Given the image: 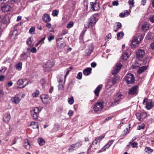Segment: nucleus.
<instances>
[{
    "label": "nucleus",
    "mask_w": 154,
    "mask_h": 154,
    "mask_svg": "<svg viewBox=\"0 0 154 154\" xmlns=\"http://www.w3.org/2000/svg\"><path fill=\"white\" fill-rule=\"evenodd\" d=\"M67 33V32L65 30H63L61 34V35L63 36Z\"/></svg>",
    "instance_id": "obj_63"
},
{
    "label": "nucleus",
    "mask_w": 154,
    "mask_h": 154,
    "mask_svg": "<svg viewBox=\"0 0 154 154\" xmlns=\"http://www.w3.org/2000/svg\"><path fill=\"white\" fill-rule=\"evenodd\" d=\"M103 107V102L101 101L97 102L94 105L93 109L95 112H97L100 111Z\"/></svg>",
    "instance_id": "obj_5"
},
{
    "label": "nucleus",
    "mask_w": 154,
    "mask_h": 154,
    "mask_svg": "<svg viewBox=\"0 0 154 154\" xmlns=\"http://www.w3.org/2000/svg\"><path fill=\"white\" fill-rule=\"evenodd\" d=\"M73 22L72 21L70 22L66 26V27L68 28H69L72 27L73 26Z\"/></svg>",
    "instance_id": "obj_44"
},
{
    "label": "nucleus",
    "mask_w": 154,
    "mask_h": 154,
    "mask_svg": "<svg viewBox=\"0 0 154 154\" xmlns=\"http://www.w3.org/2000/svg\"><path fill=\"white\" fill-rule=\"evenodd\" d=\"M73 113V111L72 110H70L68 112V115L70 117L72 116Z\"/></svg>",
    "instance_id": "obj_58"
},
{
    "label": "nucleus",
    "mask_w": 154,
    "mask_h": 154,
    "mask_svg": "<svg viewBox=\"0 0 154 154\" xmlns=\"http://www.w3.org/2000/svg\"><path fill=\"white\" fill-rule=\"evenodd\" d=\"M149 25L147 23H144L142 26L141 29L144 32H145L149 29Z\"/></svg>",
    "instance_id": "obj_27"
},
{
    "label": "nucleus",
    "mask_w": 154,
    "mask_h": 154,
    "mask_svg": "<svg viewBox=\"0 0 154 154\" xmlns=\"http://www.w3.org/2000/svg\"><path fill=\"white\" fill-rule=\"evenodd\" d=\"M4 95V92L2 90L0 89V98L2 97Z\"/></svg>",
    "instance_id": "obj_54"
},
{
    "label": "nucleus",
    "mask_w": 154,
    "mask_h": 154,
    "mask_svg": "<svg viewBox=\"0 0 154 154\" xmlns=\"http://www.w3.org/2000/svg\"><path fill=\"white\" fill-rule=\"evenodd\" d=\"M68 101L69 103L70 104H73L74 102L73 97L72 96L71 97L68 98Z\"/></svg>",
    "instance_id": "obj_35"
},
{
    "label": "nucleus",
    "mask_w": 154,
    "mask_h": 154,
    "mask_svg": "<svg viewBox=\"0 0 154 154\" xmlns=\"http://www.w3.org/2000/svg\"><path fill=\"white\" fill-rule=\"evenodd\" d=\"M143 36L141 34L137 33L133 38L132 42V47H136L140 43V42L143 39Z\"/></svg>",
    "instance_id": "obj_1"
},
{
    "label": "nucleus",
    "mask_w": 154,
    "mask_h": 154,
    "mask_svg": "<svg viewBox=\"0 0 154 154\" xmlns=\"http://www.w3.org/2000/svg\"><path fill=\"white\" fill-rule=\"evenodd\" d=\"M121 67L122 64L119 62H118L112 72V74L115 75L118 73L121 69Z\"/></svg>",
    "instance_id": "obj_12"
},
{
    "label": "nucleus",
    "mask_w": 154,
    "mask_h": 154,
    "mask_svg": "<svg viewBox=\"0 0 154 154\" xmlns=\"http://www.w3.org/2000/svg\"><path fill=\"white\" fill-rule=\"evenodd\" d=\"M39 93V91L38 90H36L32 93V95L33 97H36L38 96Z\"/></svg>",
    "instance_id": "obj_36"
},
{
    "label": "nucleus",
    "mask_w": 154,
    "mask_h": 154,
    "mask_svg": "<svg viewBox=\"0 0 154 154\" xmlns=\"http://www.w3.org/2000/svg\"><path fill=\"white\" fill-rule=\"evenodd\" d=\"M48 34L49 35L48 39L49 42H50L51 41L54 39V36L50 33H49Z\"/></svg>",
    "instance_id": "obj_32"
},
{
    "label": "nucleus",
    "mask_w": 154,
    "mask_h": 154,
    "mask_svg": "<svg viewBox=\"0 0 154 154\" xmlns=\"http://www.w3.org/2000/svg\"><path fill=\"white\" fill-rule=\"evenodd\" d=\"M122 57L123 60H125L129 58L128 54L127 52H124L122 56Z\"/></svg>",
    "instance_id": "obj_29"
},
{
    "label": "nucleus",
    "mask_w": 154,
    "mask_h": 154,
    "mask_svg": "<svg viewBox=\"0 0 154 154\" xmlns=\"http://www.w3.org/2000/svg\"><path fill=\"white\" fill-rule=\"evenodd\" d=\"M70 71V70L69 69H67L66 70V74L65 76V78H66L67 75L69 74V72Z\"/></svg>",
    "instance_id": "obj_55"
},
{
    "label": "nucleus",
    "mask_w": 154,
    "mask_h": 154,
    "mask_svg": "<svg viewBox=\"0 0 154 154\" xmlns=\"http://www.w3.org/2000/svg\"><path fill=\"white\" fill-rule=\"evenodd\" d=\"M92 68L90 67L87 68L83 70V73L85 75H89L91 72Z\"/></svg>",
    "instance_id": "obj_19"
},
{
    "label": "nucleus",
    "mask_w": 154,
    "mask_h": 154,
    "mask_svg": "<svg viewBox=\"0 0 154 154\" xmlns=\"http://www.w3.org/2000/svg\"><path fill=\"white\" fill-rule=\"evenodd\" d=\"M128 3L130 5H133L134 4V0H129Z\"/></svg>",
    "instance_id": "obj_61"
},
{
    "label": "nucleus",
    "mask_w": 154,
    "mask_h": 154,
    "mask_svg": "<svg viewBox=\"0 0 154 154\" xmlns=\"http://www.w3.org/2000/svg\"><path fill=\"white\" fill-rule=\"evenodd\" d=\"M145 151L148 153H151L153 152V150L149 147H146L145 149Z\"/></svg>",
    "instance_id": "obj_37"
},
{
    "label": "nucleus",
    "mask_w": 154,
    "mask_h": 154,
    "mask_svg": "<svg viewBox=\"0 0 154 154\" xmlns=\"http://www.w3.org/2000/svg\"><path fill=\"white\" fill-rule=\"evenodd\" d=\"M97 64L95 62H93L91 64V66L92 67L94 68L96 66Z\"/></svg>",
    "instance_id": "obj_62"
},
{
    "label": "nucleus",
    "mask_w": 154,
    "mask_h": 154,
    "mask_svg": "<svg viewBox=\"0 0 154 154\" xmlns=\"http://www.w3.org/2000/svg\"><path fill=\"white\" fill-rule=\"evenodd\" d=\"M131 145L132 146V147L133 148L136 147L137 146V142H134L131 143Z\"/></svg>",
    "instance_id": "obj_53"
},
{
    "label": "nucleus",
    "mask_w": 154,
    "mask_h": 154,
    "mask_svg": "<svg viewBox=\"0 0 154 154\" xmlns=\"http://www.w3.org/2000/svg\"><path fill=\"white\" fill-rule=\"evenodd\" d=\"M11 100L12 102L15 104L18 103L20 101L19 97H13L11 98Z\"/></svg>",
    "instance_id": "obj_22"
},
{
    "label": "nucleus",
    "mask_w": 154,
    "mask_h": 154,
    "mask_svg": "<svg viewBox=\"0 0 154 154\" xmlns=\"http://www.w3.org/2000/svg\"><path fill=\"white\" fill-rule=\"evenodd\" d=\"M143 104L145 105V108L148 110L152 109L153 107V103L152 101H149L147 98H144Z\"/></svg>",
    "instance_id": "obj_6"
},
{
    "label": "nucleus",
    "mask_w": 154,
    "mask_h": 154,
    "mask_svg": "<svg viewBox=\"0 0 154 154\" xmlns=\"http://www.w3.org/2000/svg\"><path fill=\"white\" fill-rule=\"evenodd\" d=\"M17 33H15V32H14L11 35V39L12 41H13L16 38H17Z\"/></svg>",
    "instance_id": "obj_38"
},
{
    "label": "nucleus",
    "mask_w": 154,
    "mask_h": 154,
    "mask_svg": "<svg viewBox=\"0 0 154 154\" xmlns=\"http://www.w3.org/2000/svg\"><path fill=\"white\" fill-rule=\"evenodd\" d=\"M46 27L48 28H50L51 27V25L50 23H47L45 25Z\"/></svg>",
    "instance_id": "obj_64"
},
{
    "label": "nucleus",
    "mask_w": 154,
    "mask_h": 154,
    "mask_svg": "<svg viewBox=\"0 0 154 154\" xmlns=\"http://www.w3.org/2000/svg\"><path fill=\"white\" fill-rule=\"evenodd\" d=\"M124 97V96L120 93H117L115 95L114 101L112 103L113 106L117 105L119 103L120 101Z\"/></svg>",
    "instance_id": "obj_3"
},
{
    "label": "nucleus",
    "mask_w": 154,
    "mask_h": 154,
    "mask_svg": "<svg viewBox=\"0 0 154 154\" xmlns=\"http://www.w3.org/2000/svg\"><path fill=\"white\" fill-rule=\"evenodd\" d=\"M138 92V86L135 85L129 90L128 94L131 95H136Z\"/></svg>",
    "instance_id": "obj_8"
},
{
    "label": "nucleus",
    "mask_w": 154,
    "mask_h": 154,
    "mask_svg": "<svg viewBox=\"0 0 154 154\" xmlns=\"http://www.w3.org/2000/svg\"><path fill=\"white\" fill-rule=\"evenodd\" d=\"M145 54V52L144 49H139L136 52L137 58L139 60L141 59L143 57Z\"/></svg>",
    "instance_id": "obj_11"
},
{
    "label": "nucleus",
    "mask_w": 154,
    "mask_h": 154,
    "mask_svg": "<svg viewBox=\"0 0 154 154\" xmlns=\"http://www.w3.org/2000/svg\"><path fill=\"white\" fill-rule=\"evenodd\" d=\"M35 28L32 27H31L29 30V32L31 34H34L35 33Z\"/></svg>",
    "instance_id": "obj_42"
},
{
    "label": "nucleus",
    "mask_w": 154,
    "mask_h": 154,
    "mask_svg": "<svg viewBox=\"0 0 154 154\" xmlns=\"http://www.w3.org/2000/svg\"><path fill=\"white\" fill-rule=\"evenodd\" d=\"M104 137V135H101L96 137L93 142L91 146L93 147H94L95 149L97 148L99 146L100 141Z\"/></svg>",
    "instance_id": "obj_4"
},
{
    "label": "nucleus",
    "mask_w": 154,
    "mask_h": 154,
    "mask_svg": "<svg viewBox=\"0 0 154 154\" xmlns=\"http://www.w3.org/2000/svg\"><path fill=\"white\" fill-rule=\"evenodd\" d=\"M124 14V17L127 16L130 14V13L129 12L128 10H125L123 12Z\"/></svg>",
    "instance_id": "obj_49"
},
{
    "label": "nucleus",
    "mask_w": 154,
    "mask_h": 154,
    "mask_svg": "<svg viewBox=\"0 0 154 154\" xmlns=\"http://www.w3.org/2000/svg\"><path fill=\"white\" fill-rule=\"evenodd\" d=\"M1 20L3 23H8L9 22V17L8 16L5 15L2 17Z\"/></svg>",
    "instance_id": "obj_21"
},
{
    "label": "nucleus",
    "mask_w": 154,
    "mask_h": 154,
    "mask_svg": "<svg viewBox=\"0 0 154 154\" xmlns=\"http://www.w3.org/2000/svg\"><path fill=\"white\" fill-rule=\"evenodd\" d=\"M28 56H27L26 54L25 53H23L20 55L21 60H23L26 59L28 57Z\"/></svg>",
    "instance_id": "obj_31"
},
{
    "label": "nucleus",
    "mask_w": 154,
    "mask_h": 154,
    "mask_svg": "<svg viewBox=\"0 0 154 154\" xmlns=\"http://www.w3.org/2000/svg\"><path fill=\"white\" fill-rule=\"evenodd\" d=\"M136 116L137 118L140 121H143L147 116V113L146 112H143L140 113H137Z\"/></svg>",
    "instance_id": "obj_10"
},
{
    "label": "nucleus",
    "mask_w": 154,
    "mask_h": 154,
    "mask_svg": "<svg viewBox=\"0 0 154 154\" xmlns=\"http://www.w3.org/2000/svg\"><path fill=\"white\" fill-rule=\"evenodd\" d=\"M45 37L43 38H41V40H40L38 41V44H40V43L43 42L45 40Z\"/></svg>",
    "instance_id": "obj_60"
},
{
    "label": "nucleus",
    "mask_w": 154,
    "mask_h": 154,
    "mask_svg": "<svg viewBox=\"0 0 154 154\" xmlns=\"http://www.w3.org/2000/svg\"><path fill=\"white\" fill-rule=\"evenodd\" d=\"M98 20V15L96 14H94L89 19V22L88 23L87 25H85V28H89L90 27L94 26Z\"/></svg>",
    "instance_id": "obj_2"
},
{
    "label": "nucleus",
    "mask_w": 154,
    "mask_h": 154,
    "mask_svg": "<svg viewBox=\"0 0 154 154\" xmlns=\"http://www.w3.org/2000/svg\"><path fill=\"white\" fill-rule=\"evenodd\" d=\"M91 7L93 8V11H97L100 9L99 4L98 3L96 2V1L94 3L91 2Z\"/></svg>",
    "instance_id": "obj_13"
},
{
    "label": "nucleus",
    "mask_w": 154,
    "mask_h": 154,
    "mask_svg": "<svg viewBox=\"0 0 154 154\" xmlns=\"http://www.w3.org/2000/svg\"><path fill=\"white\" fill-rule=\"evenodd\" d=\"M31 52L33 53H35L37 51V49L35 47H33L30 50Z\"/></svg>",
    "instance_id": "obj_50"
},
{
    "label": "nucleus",
    "mask_w": 154,
    "mask_h": 154,
    "mask_svg": "<svg viewBox=\"0 0 154 154\" xmlns=\"http://www.w3.org/2000/svg\"><path fill=\"white\" fill-rule=\"evenodd\" d=\"M40 110L37 107L34 108L31 111V113L33 119H37L38 114Z\"/></svg>",
    "instance_id": "obj_9"
},
{
    "label": "nucleus",
    "mask_w": 154,
    "mask_h": 154,
    "mask_svg": "<svg viewBox=\"0 0 154 154\" xmlns=\"http://www.w3.org/2000/svg\"><path fill=\"white\" fill-rule=\"evenodd\" d=\"M24 82L23 80V79H19L17 82V84L19 85H20L23 84Z\"/></svg>",
    "instance_id": "obj_46"
},
{
    "label": "nucleus",
    "mask_w": 154,
    "mask_h": 154,
    "mask_svg": "<svg viewBox=\"0 0 154 154\" xmlns=\"http://www.w3.org/2000/svg\"><path fill=\"white\" fill-rule=\"evenodd\" d=\"M75 145V147L78 149L79 147L81 146L82 144V141H80L77 142L76 143L74 144Z\"/></svg>",
    "instance_id": "obj_43"
},
{
    "label": "nucleus",
    "mask_w": 154,
    "mask_h": 154,
    "mask_svg": "<svg viewBox=\"0 0 154 154\" xmlns=\"http://www.w3.org/2000/svg\"><path fill=\"white\" fill-rule=\"evenodd\" d=\"M23 146L26 149H29L30 148V144L28 142V141H25L23 144Z\"/></svg>",
    "instance_id": "obj_33"
},
{
    "label": "nucleus",
    "mask_w": 154,
    "mask_h": 154,
    "mask_svg": "<svg viewBox=\"0 0 154 154\" xmlns=\"http://www.w3.org/2000/svg\"><path fill=\"white\" fill-rule=\"evenodd\" d=\"M118 79L119 78L117 76H115L112 80V84H115L117 82V81H118Z\"/></svg>",
    "instance_id": "obj_39"
},
{
    "label": "nucleus",
    "mask_w": 154,
    "mask_h": 154,
    "mask_svg": "<svg viewBox=\"0 0 154 154\" xmlns=\"http://www.w3.org/2000/svg\"><path fill=\"white\" fill-rule=\"evenodd\" d=\"M54 65V63L53 62H51L50 61H48L45 64L44 66V67L45 68L46 70L45 71H48V69L51 68Z\"/></svg>",
    "instance_id": "obj_15"
},
{
    "label": "nucleus",
    "mask_w": 154,
    "mask_h": 154,
    "mask_svg": "<svg viewBox=\"0 0 154 154\" xmlns=\"http://www.w3.org/2000/svg\"><path fill=\"white\" fill-rule=\"evenodd\" d=\"M149 19L152 23H154V15L149 18Z\"/></svg>",
    "instance_id": "obj_56"
},
{
    "label": "nucleus",
    "mask_w": 154,
    "mask_h": 154,
    "mask_svg": "<svg viewBox=\"0 0 154 154\" xmlns=\"http://www.w3.org/2000/svg\"><path fill=\"white\" fill-rule=\"evenodd\" d=\"M102 86V85H99L95 89L94 92L96 96L97 97L99 96L100 92L101 90Z\"/></svg>",
    "instance_id": "obj_17"
},
{
    "label": "nucleus",
    "mask_w": 154,
    "mask_h": 154,
    "mask_svg": "<svg viewBox=\"0 0 154 154\" xmlns=\"http://www.w3.org/2000/svg\"><path fill=\"white\" fill-rule=\"evenodd\" d=\"M30 126H31L33 129L39 128L38 124L37 122H32L30 125Z\"/></svg>",
    "instance_id": "obj_24"
},
{
    "label": "nucleus",
    "mask_w": 154,
    "mask_h": 154,
    "mask_svg": "<svg viewBox=\"0 0 154 154\" xmlns=\"http://www.w3.org/2000/svg\"><path fill=\"white\" fill-rule=\"evenodd\" d=\"M149 57H148V56L146 57L144 59L142 60V63L143 64H145L147 63L148 61V59H149Z\"/></svg>",
    "instance_id": "obj_47"
},
{
    "label": "nucleus",
    "mask_w": 154,
    "mask_h": 154,
    "mask_svg": "<svg viewBox=\"0 0 154 154\" xmlns=\"http://www.w3.org/2000/svg\"><path fill=\"white\" fill-rule=\"evenodd\" d=\"M119 5V3L117 1H114L112 2V5L114 6H117Z\"/></svg>",
    "instance_id": "obj_59"
},
{
    "label": "nucleus",
    "mask_w": 154,
    "mask_h": 154,
    "mask_svg": "<svg viewBox=\"0 0 154 154\" xmlns=\"http://www.w3.org/2000/svg\"><path fill=\"white\" fill-rule=\"evenodd\" d=\"M1 9L2 12L6 13L10 11L11 9V7L9 5H4L2 7Z\"/></svg>",
    "instance_id": "obj_14"
},
{
    "label": "nucleus",
    "mask_w": 154,
    "mask_h": 154,
    "mask_svg": "<svg viewBox=\"0 0 154 154\" xmlns=\"http://www.w3.org/2000/svg\"><path fill=\"white\" fill-rule=\"evenodd\" d=\"M147 68V66H141L139 68L138 72L139 74H141L146 70Z\"/></svg>",
    "instance_id": "obj_26"
},
{
    "label": "nucleus",
    "mask_w": 154,
    "mask_h": 154,
    "mask_svg": "<svg viewBox=\"0 0 154 154\" xmlns=\"http://www.w3.org/2000/svg\"><path fill=\"white\" fill-rule=\"evenodd\" d=\"M93 50V47L91 45H90L85 50V52L88 54H90Z\"/></svg>",
    "instance_id": "obj_23"
},
{
    "label": "nucleus",
    "mask_w": 154,
    "mask_h": 154,
    "mask_svg": "<svg viewBox=\"0 0 154 154\" xmlns=\"http://www.w3.org/2000/svg\"><path fill=\"white\" fill-rule=\"evenodd\" d=\"M121 26H122L121 24L120 23H118L116 26H114V27H115L119 29L121 27Z\"/></svg>",
    "instance_id": "obj_57"
},
{
    "label": "nucleus",
    "mask_w": 154,
    "mask_h": 154,
    "mask_svg": "<svg viewBox=\"0 0 154 154\" xmlns=\"http://www.w3.org/2000/svg\"><path fill=\"white\" fill-rule=\"evenodd\" d=\"M22 65V63H17L16 65V68L18 69L19 70H20L21 69Z\"/></svg>",
    "instance_id": "obj_40"
},
{
    "label": "nucleus",
    "mask_w": 154,
    "mask_h": 154,
    "mask_svg": "<svg viewBox=\"0 0 154 154\" xmlns=\"http://www.w3.org/2000/svg\"><path fill=\"white\" fill-rule=\"evenodd\" d=\"M77 149V148L76 147H75V145L74 144H72L69 148L68 151L69 152H71Z\"/></svg>",
    "instance_id": "obj_28"
},
{
    "label": "nucleus",
    "mask_w": 154,
    "mask_h": 154,
    "mask_svg": "<svg viewBox=\"0 0 154 154\" xmlns=\"http://www.w3.org/2000/svg\"><path fill=\"white\" fill-rule=\"evenodd\" d=\"M11 119V116L9 113H7L5 114L3 118L4 121L8 122H9Z\"/></svg>",
    "instance_id": "obj_20"
},
{
    "label": "nucleus",
    "mask_w": 154,
    "mask_h": 154,
    "mask_svg": "<svg viewBox=\"0 0 154 154\" xmlns=\"http://www.w3.org/2000/svg\"><path fill=\"white\" fill-rule=\"evenodd\" d=\"M113 142V140H111L109 141L103 148V149L104 150H106V148H109L110 146L112 144Z\"/></svg>",
    "instance_id": "obj_25"
},
{
    "label": "nucleus",
    "mask_w": 154,
    "mask_h": 154,
    "mask_svg": "<svg viewBox=\"0 0 154 154\" xmlns=\"http://www.w3.org/2000/svg\"><path fill=\"white\" fill-rule=\"evenodd\" d=\"M41 82L42 86L43 88V86H44V85L46 83L45 80L44 79H42L41 80Z\"/></svg>",
    "instance_id": "obj_52"
},
{
    "label": "nucleus",
    "mask_w": 154,
    "mask_h": 154,
    "mask_svg": "<svg viewBox=\"0 0 154 154\" xmlns=\"http://www.w3.org/2000/svg\"><path fill=\"white\" fill-rule=\"evenodd\" d=\"M41 98L43 102L45 103L47 102L49 99L48 96L45 94L42 95L41 96Z\"/></svg>",
    "instance_id": "obj_18"
},
{
    "label": "nucleus",
    "mask_w": 154,
    "mask_h": 154,
    "mask_svg": "<svg viewBox=\"0 0 154 154\" xmlns=\"http://www.w3.org/2000/svg\"><path fill=\"white\" fill-rule=\"evenodd\" d=\"M125 80L127 84L133 83L135 81L134 75L131 73L127 74L125 77Z\"/></svg>",
    "instance_id": "obj_7"
},
{
    "label": "nucleus",
    "mask_w": 154,
    "mask_h": 154,
    "mask_svg": "<svg viewBox=\"0 0 154 154\" xmlns=\"http://www.w3.org/2000/svg\"><path fill=\"white\" fill-rule=\"evenodd\" d=\"M124 35V33L121 32H120L117 34V37L118 39H120L122 38L123 37V36Z\"/></svg>",
    "instance_id": "obj_34"
},
{
    "label": "nucleus",
    "mask_w": 154,
    "mask_h": 154,
    "mask_svg": "<svg viewBox=\"0 0 154 154\" xmlns=\"http://www.w3.org/2000/svg\"><path fill=\"white\" fill-rule=\"evenodd\" d=\"M42 19L46 23H48L51 20V18L49 15L47 14H45L43 15L42 17Z\"/></svg>",
    "instance_id": "obj_16"
},
{
    "label": "nucleus",
    "mask_w": 154,
    "mask_h": 154,
    "mask_svg": "<svg viewBox=\"0 0 154 154\" xmlns=\"http://www.w3.org/2000/svg\"><path fill=\"white\" fill-rule=\"evenodd\" d=\"M38 143L40 146L44 145L45 143V141L41 137H40L38 139Z\"/></svg>",
    "instance_id": "obj_30"
},
{
    "label": "nucleus",
    "mask_w": 154,
    "mask_h": 154,
    "mask_svg": "<svg viewBox=\"0 0 154 154\" xmlns=\"http://www.w3.org/2000/svg\"><path fill=\"white\" fill-rule=\"evenodd\" d=\"M31 38L29 37L28 38L26 41L27 44L30 45V46H31V44L32 43V42L31 41Z\"/></svg>",
    "instance_id": "obj_45"
},
{
    "label": "nucleus",
    "mask_w": 154,
    "mask_h": 154,
    "mask_svg": "<svg viewBox=\"0 0 154 154\" xmlns=\"http://www.w3.org/2000/svg\"><path fill=\"white\" fill-rule=\"evenodd\" d=\"M144 128V124H142L141 125H139L137 127V129L138 130H140L141 129H143Z\"/></svg>",
    "instance_id": "obj_51"
},
{
    "label": "nucleus",
    "mask_w": 154,
    "mask_h": 154,
    "mask_svg": "<svg viewBox=\"0 0 154 154\" xmlns=\"http://www.w3.org/2000/svg\"><path fill=\"white\" fill-rule=\"evenodd\" d=\"M82 73L81 72H79L77 74V78L78 79H81L82 78Z\"/></svg>",
    "instance_id": "obj_48"
},
{
    "label": "nucleus",
    "mask_w": 154,
    "mask_h": 154,
    "mask_svg": "<svg viewBox=\"0 0 154 154\" xmlns=\"http://www.w3.org/2000/svg\"><path fill=\"white\" fill-rule=\"evenodd\" d=\"M59 11L56 10L53 11L52 14L54 17L57 16L58 14Z\"/></svg>",
    "instance_id": "obj_41"
}]
</instances>
